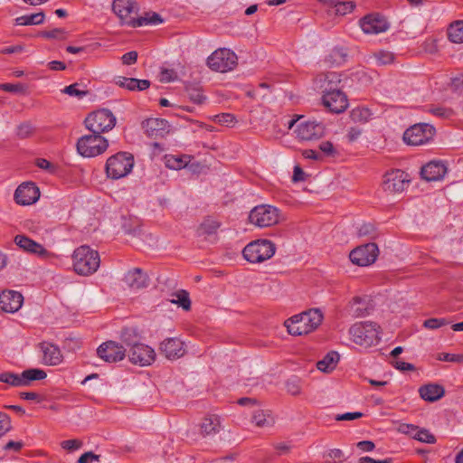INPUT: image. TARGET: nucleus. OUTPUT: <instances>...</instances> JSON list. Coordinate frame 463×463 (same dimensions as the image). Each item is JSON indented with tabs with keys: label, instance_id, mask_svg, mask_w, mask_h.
<instances>
[{
	"label": "nucleus",
	"instance_id": "nucleus-1",
	"mask_svg": "<svg viewBox=\"0 0 463 463\" xmlns=\"http://www.w3.org/2000/svg\"><path fill=\"white\" fill-rule=\"evenodd\" d=\"M323 314L319 309H310L286 320L285 326L292 335H307L321 324Z\"/></svg>",
	"mask_w": 463,
	"mask_h": 463
},
{
	"label": "nucleus",
	"instance_id": "nucleus-2",
	"mask_svg": "<svg viewBox=\"0 0 463 463\" xmlns=\"http://www.w3.org/2000/svg\"><path fill=\"white\" fill-rule=\"evenodd\" d=\"M72 260L75 272L81 276L93 274L100 265L99 252L88 245L78 247L73 252Z\"/></svg>",
	"mask_w": 463,
	"mask_h": 463
},
{
	"label": "nucleus",
	"instance_id": "nucleus-3",
	"mask_svg": "<svg viewBox=\"0 0 463 463\" xmlns=\"http://www.w3.org/2000/svg\"><path fill=\"white\" fill-rule=\"evenodd\" d=\"M134 166V156L128 152H118L108 158L105 165L107 176L118 180L127 176Z\"/></svg>",
	"mask_w": 463,
	"mask_h": 463
},
{
	"label": "nucleus",
	"instance_id": "nucleus-4",
	"mask_svg": "<svg viewBox=\"0 0 463 463\" xmlns=\"http://www.w3.org/2000/svg\"><path fill=\"white\" fill-rule=\"evenodd\" d=\"M275 251L276 246L272 241L261 239L248 243L242 250V255L250 263H261L273 257Z\"/></svg>",
	"mask_w": 463,
	"mask_h": 463
},
{
	"label": "nucleus",
	"instance_id": "nucleus-5",
	"mask_svg": "<svg viewBox=\"0 0 463 463\" xmlns=\"http://www.w3.org/2000/svg\"><path fill=\"white\" fill-rule=\"evenodd\" d=\"M378 329L379 326L376 323L363 322L352 326L349 333L356 345L369 347L378 344L380 340Z\"/></svg>",
	"mask_w": 463,
	"mask_h": 463
},
{
	"label": "nucleus",
	"instance_id": "nucleus-6",
	"mask_svg": "<svg viewBox=\"0 0 463 463\" xmlns=\"http://www.w3.org/2000/svg\"><path fill=\"white\" fill-rule=\"evenodd\" d=\"M116 121V117L109 109H101L89 114L84 124L91 133L101 135V133L111 130L115 127Z\"/></svg>",
	"mask_w": 463,
	"mask_h": 463
},
{
	"label": "nucleus",
	"instance_id": "nucleus-7",
	"mask_svg": "<svg viewBox=\"0 0 463 463\" xmlns=\"http://www.w3.org/2000/svg\"><path fill=\"white\" fill-rule=\"evenodd\" d=\"M77 151L84 157H95L103 154L109 147V141L101 135L90 134L80 137L76 144Z\"/></svg>",
	"mask_w": 463,
	"mask_h": 463
},
{
	"label": "nucleus",
	"instance_id": "nucleus-8",
	"mask_svg": "<svg viewBox=\"0 0 463 463\" xmlns=\"http://www.w3.org/2000/svg\"><path fill=\"white\" fill-rule=\"evenodd\" d=\"M279 219V210L269 204L255 206L249 214L250 222L260 228L275 225Z\"/></svg>",
	"mask_w": 463,
	"mask_h": 463
},
{
	"label": "nucleus",
	"instance_id": "nucleus-9",
	"mask_svg": "<svg viewBox=\"0 0 463 463\" xmlns=\"http://www.w3.org/2000/svg\"><path fill=\"white\" fill-rule=\"evenodd\" d=\"M47 376L46 373L38 368L24 370L22 373L5 372L0 373V382L12 386L23 387L30 385L31 382L43 380Z\"/></svg>",
	"mask_w": 463,
	"mask_h": 463
},
{
	"label": "nucleus",
	"instance_id": "nucleus-10",
	"mask_svg": "<svg viewBox=\"0 0 463 463\" xmlns=\"http://www.w3.org/2000/svg\"><path fill=\"white\" fill-rule=\"evenodd\" d=\"M237 64V55L226 48L214 51L207 59L208 67L219 72H226L233 70Z\"/></svg>",
	"mask_w": 463,
	"mask_h": 463
},
{
	"label": "nucleus",
	"instance_id": "nucleus-11",
	"mask_svg": "<svg viewBox=\"0 0 463 463\" xmlns=\"http://www.w3.org/2000/svg\"><path fill=\"white\" fill-rule=\"evenodd\" d=\"M435 135V128L427 123H418L410 127L403 133V140L411 146L428 143Z\"/></svg>",
	"mask_w": 463,
	"mask_h": 463
},
{
	"label": "nucleus",
	"instance_id": "nucleus-12",
	"mask_svg": "<svg viewBox=\"0 0 463 463\" xmlns=\"http://www.w3.org/2000/svg\"><path fill=\"white\" fill-rule=\"evenodd\" d=\"M378 252L377 245L370 242L354 249L349 254V259L355 265L369 266L376 260Z\"/></svg>",
	"mask_w": 463,
	"mask_h": 463
},
{
	"label": "nucleus",
	"instance_id": "nucleus-13",
	"mask_svg": "<svg viewBox=\"0 0 463 463\" xmlns=\"http://www.w3.org/2000/svg\"><path fill=\"white\" fill-rule=\"evenodd\" d=\"M97 354L103 361L112 364L122 361L127 355V349L123 345L109 340L97 348Z\"/></svg>",
	"mask_w": 463,
	"mask_h": 463
},
{
	"label": "nucleus",
	"instance_id": "nucleus-14",
	"mask_svg": "<svg viewBox=\"0 0 463 463\" xmlns=\"http://www.w3.org/2000/svg\"><path fill=\"white\" fill-rule=\"evenodd\" d=\"M410 182L408 174L402 170H393L385 174L383 189L389 194L402 193Z\"/></svg>",
	"mask_w": 463,
	"mask_h": 463
},
{
	"label": "nucleus",
	"instance_id": "nucleus-15",
	"mask_svg": "<svg viewBox=\"0 0 463 463\" xmlns=\"http://www.w3.org/2000/svg\"><path fill=\"white\" fill-rule=\"evenodd\" d=\"M297 137L302 140H314L325 135V125L315 120H307L299 123L295 130Z\"/></svg>",
	"mask_w": 463,
	"mask_h": 463
},
{
	"label": "nucleus",
	"instance_id": "nucleus-16",
	"mask_svg": "<svg viewBox=\"0 0 463 463\" xmlns=\"http://www.w3.org/2000/svg\"><path fill=\"white\" fill-rule=\"evenodd\" d=\"M129 362L139 366L150 365L156 359V352L149 345L140 343L132 351H128Z\"/></svg>",
	"mask_w": 463,
	"mask_h": 463
},
{
	"label": "nucleus",
	"instance_id": "nucleus-17",
	"mask_svg": "<svg viewBox=\"0 0 463 463\" xmlns=\"http://www.w3.org/2000/svg\"><path fill=\"white\" fill-rule=\"evenodd\" d=\"M360 26L364 33L378 34L388 30L389 24L379 14H370L360 20Z\"/></svg>",
	"mask_w": 463,
	"mask_h": 463
},
{
	"label": "nucleus",
	"instance_id": "nucleus-18",
	"mask_svg": "<svg viewBox=\"0 0 463 463\" xmlns=\"http://www.w3.org/2000/svg\"><path fill=\"white\" fill-rule=\"evenodd\" d=\"M40 196L39 188L33 183H23L14 192V201L20 205H29L35 203Z\"/></svg>",
	"mask_w": 463,
	"mask_h": 463
},
{
	"label": "nucleus",
	"instance_id": "nucleus-19",
	"mask_svg": "<svg viewBox=\"0 0 463 463\" xmlns=\"http://www.w3.org/2000/svg\"><path fill=\"white\" fill-rule=\"evenodd\" d=\"M159 352L168 360H176L185 354L184 343L176 337L166 338L160 344Z\"/></svg>",
	"mask_w": 463,
	"mask_h": 463
},
{
	"label": "nucleus",
	"instance_id": "nucleus-20",
	"mask_svg": "<svg viewBox=\"0 0 463 463\" xmlns=\"http://www.w3.org/2000/svg\"><path fill=\"white\" fill-rule=\"evenodd\" d=\"M323 105L331 112L341 113L348 106L347 98L343 91H335L322 96Z\"/></svg>",
	"mask_w": 463,
	"mask_h": 463
},
{
	"label": "nucleus",
	"instance_id": "nucleus-21",
	"mask_svg": "<svg viewBox=\"0 0 463 463\" xmlns=\"http://www.w3.org/2000/svg\"><path fill=\"white\" fill-rule=\"evenodd\" d=\"M169 123L164 118H151L142 122L145 133L153 138L163 137L169 132Z\"/></svg>",
	"mask_w": 463,
	"mask_h": 463
},
{
	"label": "nucleus",
	"instance_id": "nucleus-22",
	"mask_svg": "<svg viewBox=\"0 0 463 463\" xmlns=\"http://www.w3.org/2000/svg\"><path fill=\"white\" fill-rule=\"evenodd\" d=\"M24 298L21 293L14 290H4L0 294V308L5 312L14 313L23 305Z\"/></svg>",
	"mask_w": 463,
	"mask_h": 463
},
{
	"label": "nucleus",
	"instance_id": "nucleus-23",
	"mask_svg": "<svg viewBox=\"0 0 463 463\" xmlns=\"http://www.w3.org/2000/svg\"><path fill=\"white\" fill-rule=\"evenodd\" d=\"M39 348L43 353L42 363L44 365L54 366L62 362L63 356L57 345L50 342H42L39 344Z\"/></svg>",
	"mask_w": 463,
	"mask_h": 463
},
{
	"label": "nucleus",
	"instance_id": "nucleus-24",
	"mask_svg": "<svg viewBox=\"0 0 463 463\" xmlns=\"http://www.w3.org/2000/svg\"><path fill=\"white\" fill-rule=\"evenodd\" d=\"M447 166L440 161H431L422 166L421 177L428 182H435L443 179L447 174Z\"/></svg>",
	"mask_w": 463,
	"mask_h": 463
},
{
	"label": "nucleus",
	"instance_id": "nucleus-25",
	"mask_svg": "<svg viewBox=\"0 0 463 463\" xmlns=\"http://www.w3.org/2000/svg\"><path fill=\"white\" fill-rule=\"evenodd\" d=\"M112 10L121 22L127 24L128 20L133 19L130 14L137 13L138 6L134 0H113Z\"/></svg>",
	"mask_w": 463,
	"mask_h": 463
},
{
	"label": "nucleus",
	"instance_id": "nucleus-26",
	"mask_svg": "<svg viewBox=\"0 0 463 463\" xmlns=\"http://www.w3.org/2000/svg\"><path fill=\"white\" fill-rule=\"evenodd\" d=\"M124 281L133 290L146 288L149 285L147 274L139 268L128 270L125 275Z\"/></svg>",
	"mask_w": 463,
	"mask_h": 463
},
{
	"label": "nucleus",
	"instance_id": "nucleus-27",
	"mask_svg": "<svg viewBox=\"0 0 463 463\" xmlns=\"http://www.w3.org/2000/svg\"><path fill=\"white\" fill-rule=\"evenodd\" d=\"M14 243L26 252L35 254L37 256L45 257L49 253L47 250L40 243L30 239L24 234H18L14 237Z\"/></svg>",
	"mask_w": 463,
	"mask_h": 463
},
{
	"label": "nucleus",
	"instance_id": "nucleus-28",
	"mask_svg": "<svg viewBox=\"0 0 463 463\" xmlns=\"http://www.w3.org/2000/svg\"><path fill=\"white\" fill-rule=\"evenodd\" d=\"M319 81L321 82L320 89L323 94L342 91L341 75L337 72H327L320 77Z\"/></svg>",
	"mask_w": 463,
	"mask_h": 463
},
{
	"label": "nucleus",
	"instance_id": "nucleus-29",
	"mask_svg": "<svg viewBox=\"0 0 463 463\" xmlns=\"http://www.w3.org/2000/svg\"><path fill=\"white\" fill-rule=\"evenodd\" d=\"M120 341L128 353L142 342V336L136 327H125L121 330Z\"/></svg>",
	"mask_w": 463,
	"mask_h": 463
},
{
	"label": "nucleus",
	"instance_id": "nucleus-30",
	"mask_svg": "<svg viewBox=\"0 0 463 463\" xmlns=\"http://www.w3.org/2000/svg\"><path fill=\"white\" fill-rule=\"evenodd\" d=\"M401 430L411 434L413 439L420 442L427 444H434L436 442V438L434 435L426 429H420L414 425L403 424L401 426Z\"/></svg>",
	"mask_w": 463,
	"mask_h": 463
},
{
	"label": "nucleus",
	"instance_id": "nucleus-31",
	"mask_svg": "<svg viewBox=\"0 0 463 463\" xmlns=\"http://www.w3.org/2000/svg\"><path fill=\"white\" fill-rule=\"evenodd\" d=\"M419 393L424 401L433 402L444 396L445 390L442 385L438 383H429L421 386L419 389Z\"/></svg>",
	"mask_w": 463,
	"mask_h": 463
},
{
	"label": "nucleus",
	"instance_id": "nucleus-32",
	"mask_svg": "<svg viewBox=\"0 0 463 463\" xmlns=\"http://www.w3.org/2000/svg\"><path fill=\"white\" fill-rule=\"evenodd\" d=\"M116 83L122 88H125L128 90L135 91H142L150 87V81L148 80H138L136 78H127L123 76H118L116 79Z\"/></svg>",
	"mask_w": 463,
	"mask_h": 463
},
{
	"label": "nucleus",
	"instance_id": "nucleus-33",
	"mask_svg": "<svg viewBox=\"0 0 463 463\" xmlns=\"http://www.w3.org/2000/svg\"><path fill=\"white\" fill-rule=\"evenodd\" d=\"M163 22L161 16L156 13H147L144 16L137 19H131L127 22V24L131 27H140L147 24H158Z\"/></svg>",
	"mask_w": 463,
	"mask_h": 463
},
{
	"label": "nucleus",
	"instance_id": "nucleus-34",
	"mask_svg": "<svg viewBox=\"0 0 463 463\" xmlns=\"http://www.w3.org/2000/svg\"><path fill=\"white\" fill-rule=\"evenodd\" d=\"M220 226L221 223L217 220L208 216L204 218L202 223L199 225L197 229V235L206 236L214 234Z\"/></svg>",
	"mask_w": 463,
	"mask_h": 463
},
{
	"label": "nucleus",
	"instance_id": "nucleus-35",
	"mask_svg": "<svg viewBox=\"0 0 463 463\" xmlns=\"http://www.w3.org/2000/svg\"><path fill=\"white\" fill-rule=\"evenodd\" d=\"M339 361V354L337 352H329L322 360L318 361L317 367L322 372H331L335 369Z\"/></svg>",
	"mask_w": 463,
	"mask_h": 463
},
{
	"label": "nucleus",
	"instance_id": "nucleus-36",
	"mask_svg": "<svg viewBox=\"0 0 463 463\" xmlns=\"http://www.w3.org/2000/svg\"><path fill=\"white\" fill-rule=\"evenodd\" d=\"M221 421L217 416L212 415L205 417L201 424L202 433L203 435L215 434L219 431Z\"/></svg>",
	"mask_w": 463,
	"mask_h": 463
},
{
	"label": "nucleus",
	"instance_id": "nucleus-37",
	"mask_svg": "<svg viewBox=\"0 0 463 463\" xmlns=\"http://www.w3.org/2000/svg\"><path fill=\"white\" fill-rule=\"evenodd\" d=\"M45 15L43 12H40L37 14H32L27 15H22L15 18L16 25H33V24H42L44 21Z\"/></svg>",
	"mask_w": 463,
	"mask_h": 463
},
{
	"label": "nucleus",
	"instance_id": "nucleus-38",
	"mask_svg": "<svg viewBox=\"0 0 463 463\" xmlns=\"http://www.w3.org/2000/svg\"><path fill=\"white\" fill-rule=\"evenodd\" d=\"M449 39L456 43H463V21H456L448 30Z\"/></svg>",
	"mask_w": 463,
	"mask_h": 463
},
{
	"label": "nucleus",
	"instance_id": "nucleus-39",
	"mask_svg": "<svg viewBox=\"0 0 463 463\" xmlns=\"http://www.w3.org/2000/svg\"><path fill=\"white\" fill-rule=\"evenodd\" d=\"M352 316L355 317H365L369 314L367 304L360 297H355L350 307Z\"/></svg>",
	"mask_w": 463,
	"mask_h": 463
},
{
	"label": "nucleus",
	"instance_id": "nucleus-40",
	"mask_svg": "<svg viewBox=\"0 0 463 463\" xmlns=\"http://www.w3.org/2000/svg\"><path fill=\"white\" fill-rule=\"evenodd\" d=\"M172 296L174 297V298L171 300L172 303L178 305L185 311L190 310L191 300L189 298V293L186 290H178L175 292Z\"/></svg>",
	"mask_w": 463,
	"mask_h": 463
},
{
	"label": "nucleus",
	"instance_id": "nucleus-41",
	"mask_svg": "<svg viewBox=\"0 0 463 463\" xmlns=\"http://www.w3.org/2000/svg\"><path fill=\"white\" fill-rule=\"evenodd\" d=\"M252 421L258 427H265L272 424V420L269 419V412L263 410H257L253 412Z\"/></svg>",
	"mask_w": 463,
	"mask_h": 463
},
{
	"label": "nucleus",
	"instance_id": "nucleus-42",
	"mask_svg": "<svg viewBox=\"0 0 463 463\" xmlns=\"http://www.w3.org/2000/svg\"><path fill=\"white\" fill-rule=\"evenodd\" d=\"M35 131L34 127L29 121L21 123L16 127L15 135L20 139H24L32 137Z\"/></svg>",
	"mask_w": 463,
	"mask_h": 463
},
{
	"label": "nucleus",
	"instance_id": "nucleus-43",
	"mask_svg": "<svg viewBox=\"0 0 463 463\" xmlns=\"http://www.w3.org/2000/svg\"><path fill=\"white\" fill-rule=\"evenodd\" d=\"M165 166L170 169L179 170L187 165L185 156H165Z\"/></svg>",
	"mask_w": 463,
	"mask_h": 463
},
{
	"label": "nucleus",
	"instance_id": "nucleus-44",
	"mask_svg": "<svg viewBox=\"0 0 463 463\" xmlns=\"http://www.w3.org/2000/svg\"><path fill=\"white\" fill-rule=\"evenodd\" d=\"M371 110L367 108H356L351 112V118L355 122L365 123L371 118Z\"/></svg>",
	"mask_w": 463,
	"mask_h": 463
},
{
	"label": "nucleus",
	"instance_id": "nucleus-45",
	"mask_svg": "<svg viewBox=\"0 0 463 463\" xmlns=\"http://www.w3.org/2000/svg\"><path fill=\"white\" fill-rule=\"evenodd\" d=\"M333 7L335 9V14L339 15H345L353 12L355 7V4L353 1L341 2L335 0Z\"/></svg>",
	"mask_w": 463,
	"mask_h": 463
},
{
	"label": "nucleus",
	"instance_id": "nucleus-46",
	"mask_svg": "<svg viewBox=\"0 0 463 463\" xmlns=\"http://www.w3.org/2000/svg\"><path fill=\"white\" fill-rule=\"evenodd\" d=\"M42 37L48 39L65 40L67 38V32L62 28H55L51 31H43L39 34Z\"/></svg>",
	"mask_w": 463,
	"mask_h": 463
},
{
	"label": "nucleus",
	"instance_id": "nucleus-47",
	"mask_svg": "<svg viewBox=\"0 0 463 463\" xmlns=\"http://www.w3.org/2000/svg\"><path fill=\"white\" fill-rule=\"evenodd\" d=\"M186 92L190 99L196 104H202L205 99V97L203 96L202 90L196 86L187 87Z\"/></svg>",
	"mask_w": 463,
	"mask_h": 463
},
{
	"label": "nucleus",
	"instance_id": "nucleus-48",
	"mask_svg": "<svg viewBox=\"0 0 463 463\" xmlns=\"http://www.w3.org/2000/svg\"><path fill=\"white\" fill-rule=\"evenodd\" d=\"M374 57L379 65L390 64L394 60L393 53L388 51H380L374 54Z\"/></svg>",
	"mask_w": 463,
	"mask_h": 463
},
{
	"label": "nucleus",
	"instance_id": "nucleus-49",
	"mask_svg": "<svg viewBox=\"0 0 463 463\" xmlns=\"http://www.w3.org/2000/svg\"><path fill=\"white\" fill-rule=\"evenodd\" d=\"M449 324L445 318H429L424 321L423 326L428 329H437Z\"/></svg>",
	"mask_w": 463,
	"mask_h": 463
},
{
	"label": "nucleus",
	"instance_id": "nucleus-50",
	"mask_svg": "<svg viewBox=\"0 0 463 463\" xmlns=\"http://www.w3.org/2000/svg\"><path fill=\"white\" fill-rule=\"evenodd\" d=\"M64 93L70 95V96H76L79 98H81L85 95H87V91L79 90V84L73 83L67 87H65L62 90Z\"/></svg>",
	"mask_w": 463,
	"mask_h": 463
},
{
	"label": "nucleus",
	"instance_id": "nucleus-51",
	"mask_svg": "<svg viewBox=\"0 0 463 463\" xmlns=\"http://www.w3.org/2000/svg\"><path fill=\"white\" fill-rule=\"evenodd\" d=\"M11 430V421L8 415L0 411V437Z\"/></svg>",
	"mask_w": 463,
	"mask_h": 463
},
{
	"label": "nucleus",
	"instance_id": "nucleus-52",
	"mask_svg": "<svg viewBox=\"0 0 463 463\" xmlns=\"http://www.w3.org/2000/svg\"><path fill=\"white\" fill-rule=\"evenodd\" d=\"M63 449L73 451L77 450L82 446V441L80 439H67L61 443Z\"/></svg>",
	"mask_w": 463,
	"mask_h": 463
},
{
	"label": "nucleus",
	"instance_id": "nucleus-53",
	"mask_svg": "<svg viewBox=\"0 0 463 463\" xmlns=\"http://www.w3.org/2000/svg\"><path fill=\"white\" fill-rule=\"evenodd\" d=\"M177 78L176 72L174 70L163 69L160 73V81L171 82Z\"/></svg>",
	"mask_w": 463,
	"mask_h": 463
},
{
	"label": "nucleus",
	"instance_id": "nucleus-54",
	"mask_svg": "<svg viewBox=\"0 0 463 463\" xmlns=\"http://www.w3.org/2000/svg\"><path fill=\"white\" fill-rule=\"evenodd\" d=\"M286 388L288 393L298 395L300 393V386L297 379H289L286 383Z\"/></svg>",
	"mask_w": 463,
	"mask_h": 463
},
{
	"label": "nucleus",
	"instance_id": "nucleus-55",
	"mask_svg": "<svg viewBox=\"0 0 463 463\" xmlns=\"http://www.w3.org/2000/svg\"><path fill=\"white\" fill-rule=\"evenodd\" d=\"M0 90L7 91V92H21L24 90V86L23 84H12V83H4L0 84Z\"/></svg>",
	"mask_w": 463,
	"mask_h": 463
},
{
	"label": "nucleus",
	"instance_id": "nucleus-56",
	"mask_svg": "<svg viewBox=\"0 0 463 463\" xmlns=\"http://www.w3.org/2000/svg\"><path fill=\"white\" fill-rule=\"evenodd\" d=\"M363 416L362 412H346L343 414H337L335 416L336 420H354Z\"/></svg>",
	"mask_w": 463,
	"mask_h": 463
},
{
	"label": "nucleus",
	"instance_id": "nucleus-57",
	"mask_svg": "<svg viewBox=\"0 0 463 463\" xmlns=\"http://www.w3.org/2000/svg\"><path fill=\"white\" fill-rule=\"evenodd\" d=\"M99 455L94 454L93 452L90 451L82 454L78 459V463H91V461L93 460L99 461Z\"/></svg>",
	"mask_w": 463,
	"mask_h": 463
},
{
	"label": "nucleus",
	"instance_id": "nucleus-58",
	"mask_svg": "<svg viewBox=\"0 0 463 463\" xmlns=\"http://www.w3.org/2000/svg\"><path fill=\"white\" fill-rule=\"evenodd\" d=\"M327 457L334 459V463H341L344 460V453L339 449H330L327 453Z\"/></svg>",
	"mask_w": 463,
	"mask_h": 463
},
{
	"label": "nucleus",
	"instance_id": "nucleus-59",
	"mask_svg": "<svg viewBox=\"0 0 463 463\" xmlns=\"http://www.w3.org/2000/svg\"><path fill=\"white\" fill-rule=\"evenodd\" d=\"M121 60L123 64L131 65L137 61V52L135 51L128 52L122 56Z\"/></svg>",
	"mask_w": 463,
	"mask_h": 463
},
{
	"label": "nucleus",
	"instance_id": "nucleus-60",
	"mask_svg": "<svg viewBox=\"0 0 463 463\" xmlns=\"http://www.w3.org/2000/svg\"><path fill=\"white\" fill-rule=\"evenodd\" d=\"M216 118L219 123L225 126H231L235 122L234 117L232 114L228 113L218 115Z\"/></svg>",
	"mask_w": 463,
	"mask_h": 463
},
{
	"label": "nucleus",
	"instance_id": "nucleus-61",
	"mask_svg": "<svg viewBox=\"0 0 463 463\" xmlns=\"http://www.w3.org/2000/svg\"><path fill=\"white\" fill-rule=\"evenodd\" d=\"M319 149L326 156H333L335 153L334 146L330 141L322 142L319 145Z\"/></svg>",
	"mask_w": 463,
	"mask_h": 463
},
{
	"label": "nucleus",
	"instance_id": "nucleus-62",
	"mask_svg": "<svg viewBox=\"0 0 463 463\" xmlns=\"http://www.w3.org/2000/svg\"><path fill=\"white\" fill-rule=\"evenodd\" d=\"M356 447L363 451L369 452V451H373L374 449L375 445L371 440H363V441H359L356 444Z\"/></svg>",
	"mask_w": 463,
	"mask_h": 463
},
{
	"label": "nucleus",
	"instance_id": "nucleus-63",
	"mask_svg": "<svg viewBox=\"0 0 463 463\" xmlns=\"http://www.w3.org/2000/svg\"><path fill=\"white\" fill-rule=\"evenodd\" d=\"M394 367L400 371H413L415 369L414 365L410 363L403 362L402 360H397L394 363Z\"/></svg>",
	"mask_w": 463,
	"mask_h": 463
},
{
	"label": "nucleus",
	"instance_id": "nucleus-64",
	"mask_svg": "<svg viewBox=\"0 0 463 463\" xmlns=\"http://www.w3.org/2000/svg\"><path fill=\"white\" fill-rule=\"evenodd\" d=\"M392 458H384V459H374L371 457H362L360 458L358 463H392Z\"/></svg>",
	"mask_w": 463,
	"mask_h": 463
}]
</instances>
